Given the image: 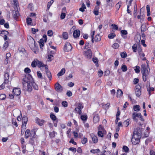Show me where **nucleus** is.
I'll return each mask as SVG.
<instances>
[{
	"label": "nucleus",
	"mask_w": 155,
	"mask_h": 155,
	"mask_svg": "<svg viewBox=\"0 0 155 155\" xmlns=\"http://www.w3.org/2000/svg\"><path fill=\"white\" fill-rule=\"evenodd\" d=\"M101 40V38L99 35H96L94 38L93 41L96 42L100 41Z\"/></svg>",
	"instance_id": "nucleus-25"
},
{
	"label": "nucleus",
	"mask_w": 155,
	"mask_h": 155,
	"mask_svg": "<svg viewBox=\"0 0 155 155\" xmlns=\"http://www.w3.org/2000/svg\"><path fill=\"white\" fill-rule=\"evenodd\" d=\"M37 75L38 78H39L40 79H42V75L40 71H37Z\"/></svg>",
	"instance_id": "nucleus-48"
},
{
	"label": "nucleus",
	"mask_w": 155,
	"mask_h": 155,
	"mask_svg": "<svg viewBox=\"0 0 155 155\" xmlns=\"http://www.w3.org/2000/svg\"><path fill=\"white\" fill-rule=\"evenodd\" d=\"M134 110L136 111H139L140 109V108L139 105H136L133 106Z\"/></svg>",
	"instance_id": "nucleus-26"
},
{
	"label": "nucleus",
	"mask_w": 155,
	"mask_h": 155,
	"mask_svg": "<svg viewBox=\"0 0 155 155\" xmlns=\"http://www.w3.org/2000/svg\"><path fill=\"white\" fill-rule=\"evenodd\" d=\"M6 95L5 94H2L0 95V100H4L6 98Z\"/></svg>",
	"instance_id": "nucleus-40"
},
{
	"label": "nucleus",
	"mask_w": 155,
	"mask_h": 155,
	"mask_svg": "<svg viewBox=\"0 0 155 155\" xmlns=\"http://www.w3.org/2000/svg\"><path fill=\"white\" fill-rule=\"evenodd\" d=\"M48 35L50 37L52 36L53 35V32L51 30H48L47 32Z\"/></svg>",
	"instance_id": "nucleus-51"
},
{
	"label": "nucleus",
	"mask_w": 155,
	"mask_h": 155,
	"mask_svg": "<svg viewBox=\"0 0 155 155\" xmlns=\"http://www.w3.org/2000/svg\"><path fill=\"white\" fill-rule=\"evenodd\" d=\"M32 19L31 18H28L26 19V22L28 25H31Z\"/></svg>",
	"instance_id": "nucleus-32"
},
{
	"label": "nucleus",
	"mask_w": 155,
	"mask_h": 155,
	"mask_svg": "<svg viewBox=\"0 0 155 155\" xmlns=\"http://www.w3.org/2000/svg\"><path fill=\"white\" fill-rule=\"evenodd\" d=\"M38 31V29H35L34 28H31V31L32 33L33 34H35L36 32Z\"/></svg>",
	"instance_id": "nucleus-59"
},
{
	"label": "nucleus",
	"mask_w": 155,
	"mask_h": 155,
	"mask_svg": "<svg viewBox=\"0 0 155 155\" xmlns=\"http://www.w3.org/2000/svg\"><path fill=\"white\" fill-rule=\"evenodd\" d=\"M80 35V31L79 30H75L73 34V35L74 38L78 37Z\"/></svg>",
	"instance_id": "nucleus-19"
},
{
	"label": "nucleus",
	"mask_w": 155,
	"mask_h": 155,
	"mask_svg": "<svg viewBox=\"0 0 155 155\" xmlns=\"http://www.w3.org/2000/svg\"><path fill=\"white\" fill-rule=\"evenodd\" d=\"M99 8L98 6H96L94 9V10L93 13L96 15H97L99 13Z\"/></svg>",
	"instance_id": "nucleus-23"
},
{
	"label": "nucleus",
	"mask_w": 155,
	"mask_h": 155,
	"mask_svg": "<svg viewBox=\"0 0 155 155\" xmlns=\"http://www.w3.org/2000/svg\"><path fill=\"white\" fill-rule=\"evenodd\" d=\"M132 118L136 122H137L139 120L142 121L144 120L140 113L134 112L132 114Z\"/></svg>",
	"instance_id": "nucleus-5"
},
{
	"label": "nucleus",
	"mask_w": 155,
	"mask_h": 155,
	"mask_svg": "<svg viewBox=\"0 0 155 155\" xmlns=\"http://www.w3.org/2000/svg\"><path fill=\"white\" fill-rule=\"evenodd\" d=\"M90 135L94 143H96L98 142V138L93 133H91L90 134Z\"/></svg>",
	"instance_id": "nucleus-14"
},
{
	"label": "nucleus",
	"mask_w": 155,
	"mask_h": 155,
	"mask_svg": "<svg viewBox=\"0 0 155 155\" xmlns=\"http://www.w3.org/2000/svg\"><path fill=\"white\" fill-rule=\"evenodd\" d=\"M27 121V117L25 116H23L22 119V123L21 126V132H22L23 130H24L26 128V124Z\"/></svg>",
	"instance_id": "nucleus-8"
},
{
	"label": "nucleus",
	"mask_w": 155,
	"mask_h": 155,
	"mask_svg": "<svg viewBox=\"0 0 155 155\" xmlns=\"http://www.w3.org/2000/svg\"><path fill=\"white\" fill-rule=\"evenodd\" d=\"M86 7L84 3H83L81 7L79 8V10L82 12H83L84 11V10L86 9Z\"/></svg>",
	"instance_id": "nucleus-30"
},
{
	"label": "nucleus",
	"mask_w": 155,
	"mask_h": 155,
	"mask_svg": "<svg viewBox=\"0 0 155 155\" xmlns=\"http://www.w3.org/2000/svg\"><path fill=\"white\" fill-rule=\"evenodd\" d=\"M28 44L31 49L33 50L35 53H37L38 52L37 47L35 44V41L34 39L31 37H29L28 41Z\"/></svg>",
	"instance_id": "nucleus-3"
},
{
	"label": "nucleus",
	"mask_w": 155,
	"mask_h": 155,
	"mask_svg": "<svg viewBox=\"0 0 155 155\" xmlns=\"http://www.w3.org/2000/svg\"><path fill=\"white\" fill-rule=\"evenodd\" d=\"M99 116L98 114H94L93 117V122L96 123L99 121Z\"/></svg>",
	"instance_id": "nucleus-18"
},
{
	"label": "nucleus",
	"mask_w": 155,
	"mask_h": 155,
	"mask_svg": "<svg viewBox=\"0 0 155 155\" xmlns=\"http://www.w3.org/2000/svg\"><path fill=\"white\" fill-rule=\"evenodd\" d=\"M103 72L101 70H99L98 71V76L99 77H101L103 75Z\"/></svg>",
	"instance_id": "nucleus-64"
},
{
	"label": "nucleus",
	"mask_w": 155,
	"mask_h": 155,
	"mask_svg": "<svg viewBox=\"0 0 155 155\" xmlns=\"http://www.w3.org/2000/svg\"><path fill=\"white\" fill-rule=\"evenodd\" d=\"M14 2V5L16 7V9L17 10L18 8L19 7L18 5V0H12Z\"/></svg>",
	"instance_id": "nucleus-36"
},
{
	"label": "nucleus",
	"mask_w": 155,
	"mask_h": 155,
	"mask_svg": "<svg viewBox=\"0 0 155 155\" xmlns=\"http://www.w3.org/2000/svg\"><path fill=\"white\" fill-rule=\"evenodd\" d=\"M38 60L37 59H34L32 61L31 66L33 68H35L36 67V65H37Z\"/></svg>",
	"instance_id": "nucleus-27"
},
{
	"label": "nucleus",
	"mask_w": 155,
	"mask_h": 155,
	"mask_svg": "<svg viewBox=\"0 0 155 155\" xmlns=\"http://www.w3.org/2000/svg\"><path fill=\"white\" fill-rule=\"evenodd\" d=\"M121 32L122 34V37L124 38H125L126 37L125 36H124V35H126L127 34V31L125 30H121Z\"/></svg>",
	"instance_id": "nucleus-33"
},
{
	"label": "nucleus",
	"mask_w": 155,
	"mask_h": 155,
	"mask_svg": "<svg viewBox=\"0 0 155 155\" xmlns=\"http://www.w3.org/2000/svg\"><path fill=\"white\" fill-rule=\"evenodd\" d=\"M92 60L93 62L96 65L97 67H98V59L96 57H94L93 58Z\"/></svg>",
	"instance_id": "nucleus-28"
},
{
	"label": "nucleus",
	"mask_w": 155,
	"mask_h": 155,
	"mask_svg": "<svg viewBox=\"0 0 155 155\" xmlns=\"http://www.w3.org/2000/svg\"><path fill=\"white\" fill-rule=\"evenodd\" d=\"M73 134L74 135V138H76L78 137V134L77 132H76L75 131H74L73 132Z\"/></svg>",
	"instance_id": "nucleus-60"
},
{
	"label": "nucleus",
	"mask_w": 155,
	"mask_h": 155,
	"mask_svg": "<svg viewBox=\"0 0 155 155\" xmlns=\"http://www.w3.org/2000/svg\"><path fill=\"white\" fill-rule=\"evenodd\" d=\"M24 71L25 73H29L31 72V70L30 69L28 68H25V69H24Z\"/></svg>",
	"instance_id": "nucleus-54"
},
{
	"label": "nucleus",
	"mask_w": 155,
	"mask_h": 155,
	"mask_svg": "<svg viewBox=\"0 0 155 155\" xmlns=\"http://www.w3.org/2000/svg\"><path fill=\"white\" fill-rule=\"evenodd\" d=\"M37 66L41 68V67L45 68V67L47 66V65H45L44 64L41 62L39 61L38 60V62H37Z\"/></svg>",
	"instance_id": "nucleus-21"
},
{
	"label": "nucleus",
	"mask_w": 155,
	"mask_h": 155,
	"mask_svg": "<svg viewBox=\"0 0 155 155\" xmlns=\"http://www.w3.org/2000/svg\"><path fill=\"white\" fill-rule=\"evenodd\" d=\"M133 0H127V6H130L131 5V2Z\"/></svg>",
	"instance_id": "nucleus-62"
},
{
	"label": "nucleus",
	"mask_w": 155,
	"mask_h": 155,
	"mask_svg": "<svg viewBox=\"0 0 155 155\" xmlns=\"http://www.w3.org/2000/svg\"><path fill=\"white\" fill-rule=\"evenodd\" d=\"M81 118L82 120L86 121L87 119V115H81Z\"/></svg>",
	"instance_id": "nucleus-49"
},
{
	"label": "nucleus",
	"mask_w": 155,
	"mask_h": 155,
	"mask_svg": "<svg viewBox=\"0 0 155 155\" xmlns=\"http://www.w3.org/2000/svg\"><path fill=\"white\" fill-rule=\"evenodd\" d=\"M123 149L126 153L128 152L129 150L128 147L126 146H123Z\"/></svg>",
	"instance_id": "nucleus-47"
},
{
	"label": "nucleus",
	"mask_w": 155,
	"mask_h": 155,
	"mask_svg": "<svg viewBox=\"0 0 155 155\" xmlns=\"http://www.w3.org/2000/svg\"><path fill=\"white\" fill-rule=\"evenodd\" d=\"M122 4V2L121 1H120L116 5V7L118 10H119Z\"/></svg>",
	"instance_id": "nucleus-38"
},
{
	"label": "nucleus",
	"mask_w": 155,
	"mask_h": 155,
	"mask_svg": "<svg viewBox=\"0 0 155 155\" xmlns=\"http://www.w3.org/2000/svg\"><path fill=\"white\" fill-rule=\"evenodd\" d=\"M135 87V93L137 97H139L141 94L140 86L139 85H136Z\"/></svg>",
	"instance_id": "nucleus-10"
},
{
	"label": "nucleus",
	"mask_w": 155,
	"mask_h": 155,
	"mask_svg": "<svg viewBox=\"0 0 155 155\" xmlns=\"http://www.w3.org/2000/svg\"><path fill=\"white\" fill-rule=\"evenodd\" d=\"M120 55L122 58H125L127 57V54L125 52H123L121 53Z\"/></svg>",
	"instance_id": "nucleus-53"
},
{
	"label": "nucleus",
	"mask_w": 155,
	"mask_h": 155,
	"mask_svg": "<svg viewBox=\"0 0 155 155\" xmlns=\"http://www.w3.org/2000/svg\"><path fill=\"white\" fill-rule=\"evenodd\" d=\"M84 54L87 58H90L92 56L91 51L90 49H86L84 51Z\"/></svg>",
	"instance_id": "nucleus-12"
},
{
	"label": "nucleus",
	"mask_w": 155,
	"mask_h": 155,
	"mask_svg": "<svg viewBox=\"0 0 155 155\" xmlns=\"http://www.w3.org/2000/svg\"><path fill=\"white\" fill-rule=\"evenodd\" d=\"M69 150L73 152H75L77 150V149L76 148L73 147H70L69 148Z\"/></svg>",
	"instance_id": "nucleus-58"
},
{
	"label": "nucleus",
	"mask_w": 155,
	"mask_h": 155,
	"mask_svg": "<svg viewBox=\"0 0 155 155\" xmlns=\"http://www.w3.org/2000/svg\"><path fill=\"white\" fill-rule=\"evenodd\" d=\"M132 48L133 51L134 52H136L138 48L137 45L136 44H134L132 47Z\"/></svg>",
	"instance_id": "nucleus-31"
},
{
	"label": "nucleus",
	"mask_w": 155,
	"mask_h": 155,
	"mask_svg": "<svg viewBox=\"0 0 155 155\" xmlns=\"http://www.w3.org/2000/svg\"><path fill=\"white\" fill-rule=\"evenodd\" d=\"M54 1L53 0H51L50 2H49L48 3L47 8L48 10H49L50 6L54 2Z\"/></svg>",
	"instance_id": "nucleus-35"
},
{
	"label": "nucleus",
	"mask_w": 155,
	"mask_h": 155,
	"mask_svg": "<svg viewBox=\"0 0 155 155\" xmlns=\"http://www.w3.org/2000/svg\"><path fill=\"white\" fill-rule=\"evenodd\" d=\"M140 57L142 59V60H146V58L145 57H144L145 56L144 54L143 53V52H142L139 54Z\"/></svg>",
	"instance_id": "nucleus-29"
},
{
	"label": "nucleus",
	"mask_w": 155,
	"mask_h": 155,
	"mask_svg": "<svg viewBox=\"0 0 155 155\" xmlns=\"http://www.w3.org/2000/svg\"><path fill=\"white\" fill-rule=\"evenodd\" d=\"M12 124L14 125L16 127H18V124L15 119H12Z\"/></svg>",
	"instance_id": "nucleus-42"
},
{
	"label": "nucleus",
	"mask_w": 155,
	"mask_h": 155,
	"mask_svg": "<svg viewBox=\"0 0 155 155\" xmlns=\"http://www.w3.org/2000/svg\"><path fill=\"white\" fill-rule=\"evenodd\" d=\"M4 82L0 86V89H3L5 87L4 84L8 83L9 78V74L8 72H5L4 74Z\"/></svg>",
	"instance_id": "nucleus-6"
},
{
	"label": "nucleus",
	"mask_w": 155,
	"mask_h": 155,
	"mask_svg": "<svg viewBox=\"0 0 155 155\" xmlns=\"http://www.w3.org/2000/svg\"><path fill=\"white\" fill-rule=\"evenodd\" d=\"M65 69L64 68H62L61 71L57 74V76L59 77L64 74L65 72Z\"/></svg>",
	"instance_id": "nucleus-22"
},
{
	"label": "nucleus",
	"mask_w": 155,
	"mask_h": 155,
	"mask_svg": "<svg viewBox=\"0 0 155 155\" xmlns=\"http://www.w3.org/2000/svg\"><path fill=\"white\" fill-rule=\"evenodd\" d=\"M111 26L112 27V28L114 29H115L116 30H117V29H118V27L116 25H115L114 24H112L111 25Z\"/></svg>",
	"instance_id": "nucleus-61"
},
{
	"label": "nucleus",
	"mask_w": 155,
	"mask_h": 155,
	"mask_svg": "<svg viewBox=\"0 0 155 155\" xmlns=\"http://www.w3.org/2000/svg\"><path fill=\"white\" fill-rule=\"evenodd\" d=\"M45 70L46 73L47 77L50 81L51 79V72L48 70V66L45 67Z\"/></svg>",
	"instance_id": "nucleus-17"
},
{
	"label": "nucleus",
	"mask_w": 155,
	"mask_h": 155,
	"mask_svg": "<svg viewBox=\"0 0 155 155\" xmlns=\"http://www.w3.org/2000/svg\"><path fill=\"white\" fill-rule=\"evenodd\" d=\"M100 151V150L99 149H96L91 150H90V152L93 153H97Z\"/></svg>",
	"instance_id": "nucleus-39"
},
{
	"label": "nucleus",
	"mask_w": 155,
	"mask_h": 155,
	"mask_svg": "<svg viewBox=\"0 0 155 155\" xmlns=\"http://www.w3.org/2000/svg\"><path fill=\"white\" fill-rule=\"evenodd\" d=\"M32 78L30 75L29 78L25 77L23 79L22 82L23 89L29 92H31L32 90Z\"/></svg>",
	"instance_id": "nucleus-1"
},
{
	"label": "nucleus",
	"mask_w": 155,
	"mask_h": 155,
	"mask_svg": "<svg viewBox=\"0 0 155 155\" xmlns=\"http://www.w3.org/2000/svg\"><path fill=\"white\" fill-rule=\"evenodd\" d=\"M106 133V131L103 127L100 125L98 127L97 134L99 137H103L104 134Z\"/></svg>",
	"instance_id": "nucleus-7"
},
{
	"label": "nucleus",
	"mask_w": 155,
	"mask_h": 155,
	"mask_svg": "<svg viewBox=\"0 0 155 155\" xmlns=\"http://www.w3.org/2000/svg\"><path fill=\"white\" fill-rule=\"evenodd\" d=\"M95 34V31H94L92 32L91 33V39H92V41L93 43L94 42V41H93L94 39V35Z\"/></svg>",
	"instance_id": "nucleus-57"
},
{
	"label": "nucleus",
	"mask_w": 155,
	"mask_h": 155,
	"mask_svg": "<svg viewBox=\"0 0 155 155\" xmlns=\"http://www.w3.org/2000/svg\"><path fill=\"white\" fill-rule=\"evenodd\" d=\"M29 137L32 140H33L36 137V135L35 133V130H33L31 132L29 130L27 129L26 130L25 133V137L27 138Z\"/></svg>",
	"instance_id": "nucleus-4"
},
{
	"label": "nucleus",
	"mask_w": 155,
	"mask_h": 155,
	"mask_svg": "<svg viewBox=\"0 0 155 155\" xmlns=\"http://www.w3.org/2000/svg\"><path fill=\"white\" fill-rule=\"evenodd\" d=\"M55 90L58 92H61L63 90L62 86L58 82L55 84Z\"/></svg>",
	"instance_id": "nucleus-13"
},
{
	"label": "nucleus",
	"mask_w": 155,
	"mask_h": 155,
	"mask_svg": "<svg viewBox=\"0 0 155 155\" xmlns=\"http://www.w3.org/2000/svg\"><path fill=\"white\" fill-rule=\"evenodd\" d=\"M147 91H154V89L153 87H150V83L149 82H147Z\"/></svg>",
	"instance_id": "nucleus-24"
},
{
	"label": "nucleus",
	"mask_w": 155,
	"mask_h": 155,
	"mask_svg": "<svg viewBox=\"0 0 155 155\" xmlns=\"http://www.w3.org/2000/svg\"><path fill=\"white\" fill-rule=\"evenodd\" d=\"M12 92L14 96H17L20 95L21 91L20 88H15L13 89Z\"/></svg>",
	"instance_id": "nucleus-11"
},
{
	"label": "nucleus",
	"mask_w": 155,
	"mask_h": 155,
	"mask_svg": "<svg viewBox=\"0 0 155 155\" xmlns=\"http://www.w3.org/2000/svg\"><path fill=\"white\" fill-rule=\"evenodd\" d=\"M18 8L17 10L16 9V6H15L14 9L15 10L13 11L12 12V15L15 18H17L18 16L19 15V13L18 11Z\"/></svg>",
	"instance_id": "nucleus-16"
},
{
	"label": "nucleus",
	"mask_w": 155,
	"mask_h": 155,
	"mask_svg": "<svg viewBox=\"0 0 155 155\" xmlns=\"http://www.w3.org/2000/svg\"><path fill=\"white\" fill-rule=\"evenodd\" d=\"M123 95V92L120 89H118L117 91L116 96L117 97H120Z\"/></svg>",
	"instance_id": "nucleus-20"
},
{
	"label": "nucleus",
	"mask_w": 155,
	"mask_h": 155,
	"mask_svg": "<svg viewBox=\"0 0 155 155\" xmlns=\"http://www.w3.org/2000/svg\"><path fill=\"white\" fill-rule=\"evenodd\" d=\"M62 104L64 107H67L68 106L67 102L66 101H62Z\"/></svg>",
	"instance_id": "nucleus-56"
},
{
	"label": "nucleus",
	"mask_w": 155,
	"mask_h": 155,
	"mask_svg": "<svg viewBox=\"0 0 155 155\" xmlns=\"http://www.w3.org/2000/svg\"><path fill=\"white\" fill-rule=\"evenodd\" d=\"M121 69L123 71L125 72L127 70V67L125 65H122L121 67Z\"/></svg>",
	"instance_id": "nucleus-46"
},
{
	"label": "nucleus",
	"mask_w": 155,
	"mask_h": 155,
	"mask_svg": "<svg viewBox=\"0 0 155 155\" xmlns=\"http://www.w3.org/2000/svg\"><path fill=\"white\" fill-rule=\"evenodd\" d=\"M115 36V35L114 33H111L109 35L108 37L109 39L113 38Z\"/></svg>",
	"instance_id": "nucleus-50"
},
{
	"label": "nucleus",
	"mask_w": 155,
	"mask_h": 155,
	"mask_svg": "<svg viewBox=\"0 0 155 155\" xmlns=\"http://www.w3.org/2000/svg\"><path fill=\"white\" fill-rule=\"evenodd\" d=\"M75 110L76 112V113L79 114L80 115H81V109L79 108L78 107H77L75 109Z\"/></svg>",
	"instance_id": "nucleus-43"
},
{
	"label": "nucleus",
	"mask_w": 155,
	"mask_h": 155,
	"mask_svg": "<svg viewBox=\"0 0 155 155\" xmlns=\"http://www.w3.org/2000/svg\"><path fill=\"white\" fill-rule=\"evenodd\" d=\"M134 70L135 72L137 73H138L140 72V68L139 66H136L134 68Z\"/></svg>",
	"instance_id": "nucleus-34"
},
{
	"label": "nucleus",
	"mask_w": 155,
	"mask_h": 155,
	"mask_svg": "<svg viewBox=\"0 0 155 155\" xmlns=\"http://www.w3.org/2000/svg\"><path fill=\"white\" fill-rule=\"evenodd\" d=\"M139 81V79H138L136 78H134L133 81L134 83L135 84L138 83Z\"/></svg>",
	"instance_id": "nucleus-63"
},
{
	"label": "nucleus",
	"mask_w": 155,
	"mask_h": 155,
	"mask_svg": "<svg viewBox=\"0 0 155 155\" xmlns=\"http://www.w3.org/2000/svg\"><path fill=\"white\" fill-rule=\"evenodd\" d=\"M87 142V138L84 137L82 138L81 143L83 144H85Z\"/></svg>",
	"instance_id": "nucleus-45"
},
{
	"label": "nucleus",
	"mask_w": 155,
	"mask_h": 155,
	"mask_svg": "<svg viewBox=\"0 0 155 155\" xmlns=\"http://www.w3.org/2000/svg\"><path fill=\"white\" fill-rule=\"evenodd\" d=\"M50 117L51 119L54 121L56 119V117L53 113H51L50 114Z\"/></svg>",
	"instance_id": "nucleus-44"
},
{
	"label": "nucleus",
	"mask_w": 155,
	"mask_h": 155,
	"mask_svg": "<svg viewBox=\"0 0 155 155\" xmlns=\"http://www.w3.org/2000/svg\"><path fill=\"white\" fill-rule=\"evenodd\" d=\"M119 44L117 43H115L114 44L112 45V47L115 49L119 47Z\"/></svg>",
	"instance_id": "nucleus-55"
},
{
	"label": "nucleus",
	"mask_w": 155,
	"mask_h": 155,
	"mask_svg": "<svg viewBox=\"0 0 155 155\" xmlns=\"http://www.w3.org/2000/svg\"><path fill=\"white\" fill-rule=\"evenodd\" d=\"M63 38L65 39H67L68 38V34L67 32H63L62 34Z\"/></svg>",
	"instance_id": "nucleus-37"
},
{
	"label": "nucleus",
	"mask_w": 155,
	"mask_h": 155,
	"mask_svg": "<svg viewBox=\"0 0 155 155\" xmlns=\"http://www.w3.org/2000/svg\"><path fill=\"white\" fill-rule=\"evenodd\" d=\"M148 74L149 71L148 70H145L142 72L143 79L144 81H145L147 80Z\"/></svg>",
	"instance_id": "nucleus-15"
},
{
	"label": "nucleus",
	"mask_w": 155,
	"mask_h": 155,
	"mask_svg": "<svg viewBox=\"0 0 155 155\" xmlns=\"http://www.w3.org/2000/svg\"><path fill=\"white\" fill-rule=\"evenodd\" d=\"M8 46V41H5L3 45V49L4 50H5L7 48Z\"/></svg>",
	"instance_id": "nucleus-41"
},
{
	"label": "nucleus",
	"mask_w": 155,
	"mask_h": 155,
	"mask_svg": "<svg viewBox=\"0 0 155 155\" xmlns=\"http://www.w3.org/2000/svg\"><path fill=\"white\" fill-rule=\"evenodd\" d=\"M72 48V46L70 43L66 42L64 46V50L65 51L68 52L71 51Z\"/></svg>",
	"instance_id": "nucleus-9"
},
{
	"label": "nucleus",
	"mask_w": 155,
	"mask_h": 155,
	"mask_svg": "<svg viewBox=\"0 0 155 155\" xmlns=\"http://www.w3.org/2000/svg\"><path fill=\"white\" fill-rule=\"evenodd\" d=\"M44 42H42V40L41 39L40 40V41L39 42V45L40 48L41 49H43V47L44 46Z\"/></svg>",
	"instance_id": "nucleus-52"
},
{
	"label": "nucleus",
	"mask_w": 155,
	"mask_h": 155,
	"mask_svg": "<svg viewBox=\"0 0 155 155\" xmlns=\"http://www.w3.org/2000/svg\"><path fill=\"white\" fill-rule=\"evenodd\" d=\"M141 137V135L139 133L134 132L133 137L131 139V142L134 145H136L140 142V139Z\"/></svg>",
	"instance_id": "nucleus-2"
}]
</instances>
